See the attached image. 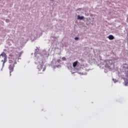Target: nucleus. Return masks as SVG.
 <instances>
[{
    "label": "nucleus",
    "instance_id": "obj_4",
    "mask_svg": "<svg viewBox=\"0 0 128 128\" xmlns=\"http://www.w3.org/2000/svg\"><path fill=\"white\" fill-rule=\"evenodd\" d=\"M108 38L109 40H114V36L112 35H110L108 36Z\"/></svg>",
    "mask_w": 128,
    "mask_h": 128
},
{
    "label": "nucleus",
    "instance_id": "obj_6",
    "mask_svg": "<svg viewBox=\"0 0 128 128\" xmlns=\"http://www.w3.org/2000/svg\"><path fill=\"white\" fill-rule=\"evenodd\" d=\"M38 68L39 70H42V64H40L38 66Z\"/></svg>",
    "mask_w": 128,
    "mask_h": 128
},
{
    "label": "nucleus",
    "instance_id": "obj_7",
    "mask_svg": "<svg viewBox=\"0 0 128 128\" xmlns=\"http://www.w3.org/2000/svg\"><path fill=\"white\" fill-rule=\"evenodd\" d=\"M78 66V61H76L73 63V66L74 68H76Z\"/></svg>",
    "mask_w": 128,
    "mask_h": 128
},
{
    "label": "nucleus",
    "instance_id": "obj_10",
    "mask_svg": "<svg viewBox=\"0 0 128 128\" xmlns=\"http://www.w3.org/2000/svg\"><path fill=\"white\" fill-rule=\"evenodd\" d=\"M78 40V38L76 37V38H74V40Z\"/></svg>",
    "mask_w": 128,
    "mask_h": 128
},
{
    "label": "nucleus",
    "instance_id": "obj_1",
    "mask_svg": "<svg viewBox=\"0 0 128 128\" xmlns=\"http://www.w3.org/2000/svg\"><path fill=\"white\" fill-rule=\"evenodd\" d=\"M18 52H12L9 54V58L13 60L12 62H16L18 58Z\"/></svg>",
    "mask_w": 128,
    "mask_h": 128
},
{
    "label": "nucleus",
    "instance_id": "obj_2",
    "mask_svg": "<svg viewBox=\"0 0 128 128\" xmlns=\"http://www.w3.org/2000/svg\"><path fill=\"white\" fill-rule=\"evenodd\" d=\"M9 64H11L9 66V70H10V76H12V72H14V65L16 64V62H13L12 60H9Z\"/></svg>",
    "mask_w": 128,
    "mask_h": 128
},
{
    "label": "nucleus",
    "instance_id": "obj_5",
    "mask_svg": "<svg viewBox=\"0 0 128 128\" xmlns=\"http://www.w3.org/2000/svg\"><path fill=\"white\" fill-rule=\"evenodd\" d=\"M84 16H80L79 15L78 16V20H84Z\"/></svg>",
    "mask_w": 128,
    "mask_h": 128
},
{
    "label": "nucleus",
    "instance_id": "obj_12",
    "mask_svg": "<svg viewBox=\"0 0 128 128\" xmlns=\"http://www.w3.org/2000/svg\"><path fill=\"white\" fill-rule=\"evenodd\" d=\"M60 62V60H58V62Z\"/></svg>",
    "mask_w": 128,
    "mask_h": 128
},
{
    "label": "nucleus",
    "instance_id": "obj_8",
    "mask_svg": "<svg viewBox=\"0 0 128 128\" xmlns=\"http://www.w3.org/2000/svg\"><path fill=\"white\" fill-rule=\"evenodd\" d=\"M108 62L110 64H112V60H109Z\"/></svg>",
    "mask_w": 128,
    "mask_h": 128
},
{
    "label": "nucleus",
    "instance_id": "obj_9",
    "mask_svg": "<svg viewBox=\"0 0 128 128\" xmlns=\"http://www.w3.org/2000/svg\"><path fill=\"white\" fill-rule=\"evenodd\" d=\"M62 60H66V57H63V58H62Z\"/></svg>",
    "mask_w": 128,
    "mask_h": 128
},
{
    "label": "nucleus",
    "instance_id": "obj_11",
    "mask_svg": "<svg viewBox=\"0 0 128 128\" xmlns=\"http://www.w3.org/2000/svg\"><path fill=\"white\" fill-rule=\"evenodd\" d=\"M10 22V20H6V22Z\"/></svg>",
    "mask_w": 128,
    "mask_h": 128
},
{
    "label": "nucleus",
    "instance_id": "obj_3",
    "mask_svg": "<svg viewBox=\"0 0 128 128\" xmlns=\"http://www.w3.org/2000/svg\"><path fill=\"white\" fill-rule=\"evenodd\" d=\"M1 56L4 58V60H2V62H3V64H4L5 62H6V60H8V56L6 53L3 52L0 54Z\"/></svg>",
    "mask_w": 128,
    "mask_h": 128
},
{
    "label": "nucleus",
    "instance_id": "obj_13",
    "mask_svg": "<svg viewBox=\"0 0 128 128\" xmlns=\"http://www.w3.org/2000/svg\"><path fill=\"white\" fill-rule=\"evenodd\" d=\"M44 70H45V69H43V72H44Z\"/></svg>",
    "mask_w": 128,
    "mask_h": 128
},
{
    "label": "nucleus",
    "instance_id": "obj_14",
    "mask_svg": "<svg viewBox=\"0 0 128 128\" xmlns=\"http://www.w3.org/2000/svg\"><path fill=\"white\" fill-rule=\"evenodd\" d=\"M126 86H128V84H126Z\"/></svg>",
    "mask_w": 128,
    "mask_h": 128
}]
</instances>
